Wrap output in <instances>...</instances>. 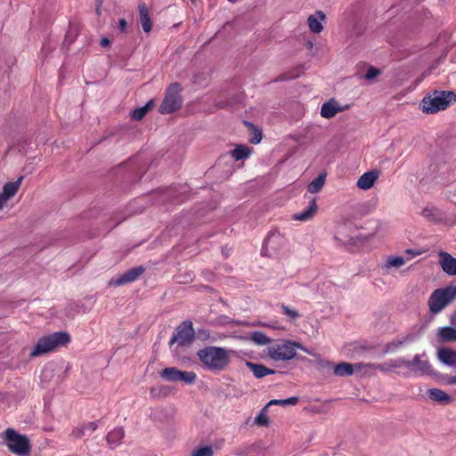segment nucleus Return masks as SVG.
<instances>
[{
    "instance_id": "23",
    "label": "nucleus",
    "mask_w": 456,
    "mask_h": 456,
    "mask_svg": "<svg viewBox=\"0 0 456 456\" xmlns=\"http://www.w3.org/2000/svg\"><path fill=\"white\" fill-rule=\"evenodd\" d=\"M427 394L432 401L438 403L449 404L452 401V397L448 394L439 388L428 389Z\"/></svg>"
},
{
    "instance_id": "3",
    "label": "nucleus",
    "mask_w": 456,
    "mask_h": 456,
    "mask_svg": "<svg viewBox=\"0 0 456 456\" xmlns=\"http://www.w3.org/2000/svg\"><path fill=\"white\" fill-rule=\"evenodd\" d=\"M70 337L67 332H54L38 339L37 345L30 352L31 357H37L55 350L61 346L69 342Z\"/></svg>"
},
{
    "instance_id": "51",
    "label": "nucleus",
    "mask_w": 456,
    "mask_h": 456,
    "mask_svg": "<svg viewBox=\"0 0 456 456\" xmlns=\"http://www.w3.org/2000/svg\"><path fill=\"white\" fill-rule=\"evenodd\" d=\"M452 200L456 204V183L453 185V195Z\"/></svg>"
},
{
    "instance_id": "12",
    "label": "nucleus",
    "mask_w": 456,
    "mask_h": 456,
    "mask_svg": "<svg viewBox=\"0 0 456 456\" xmlns=\"http://www.w3.org/2000/svg\"><path fill=\"white\" fill-rule=\"evenodd\" d=\"M145 269L142 266H136L125 272L117 279H112L110 281V286L118 287L126 283L136 281L143 273Z\"/></svg>"
},
{
    "instance_id": "8",
    "label": "nucleus",
    "mask_w": 456,
    "mask_h": 456,
    "mask_svg": "<svg viewBox=\"0 0 456 456\" xmlns=\"http://www.w3.org/2000/svg\"><path fill=\"white\" fill-rule=\"evenodd\" d=\"M194 330L192 322L190 321L183 322L173 333L169 345L172 346L177 343L180 346H189L194 339Z\"/></svg>"
},
{
    "instance_id": "15",
    "label": "nucleus",
    "mask_w": 456,
    "mask_h": 456,
    "mask_svg": "<svg viewBox=\"0 0 456 456\" xmlns=\"http://www.w3.org/2000/svg\"><path fill=\"white\" fill-rule=\"evenodd\" d=\"M348 108L347 105L342 107L339 105L338 101L330 99L324 102L321 108V116L325 118H331L336 116L338 112H341Z\"/></svg>"
},
{
    "instance_id": "50",
    "label": "nucleus",
    "mask_w": 456,
    "mask_h": 456,
    "mask_svg": "<svg viewBox=\"0 0 456 456\" xmlns=\"http://www.w3.org/2000/svg\"><path fill=\"white\" fill-rule=\"evenodd\" d=\"M7 203V200L4 198V195L0 194V210Z\"/></svg>"
},
{
    "instance_id": "10",
    "label": "nucleus",
    "mask_w": 456,
    "mask_h": 456,
    "mask_svg": "<svg viewBox=\"0 0 456 456\" xmlns=\"http://www.w3.org/2000/svg\"><path fill=\"white\" fill-rule=\"evenodd\" d=\"M417 338L418 336L415 333H407L404 335L397 336L384 346L383 352L385 354L395 353L401 347L413 343Z\"/></svg>"
},
{
    "instance_id": "13",
    "label": "nucleus",
    "mask_w": 456,
    "mask_h": 456,
    "mask_svg": "<svg viewBox=\"0 0 456 456\" xmlns=\"http://www.w3.org/2000/svg\"><path fill=\"white\" fill-rule=\"evenodd\" d=\"M285 243V239L279 232H271L264 241L263 251L277 253Z\"/></svg>"
},
{
    "instance_id": "25",
    "label": "nucleus",
    "mask_w": 456,
    "mask_h": 456,
    "mask_svg": "<svg viewBox=\"0 0 456 456\" xmlns=\"http://www.w3.org/2000/svg\"><path fill=\"white\" fill-rule=\"evenodd\" d=\"M247 367L253 372L256 379H262L267 375L273 374V370L268 369L263 364H258L251 362H246Z\"/></svg>"
},
{
    "instance_id": "24",
    "label": "nucleus",
    "mask_w": 456,
    "mask_h": 456,
    "mask_svg": "<svg viewBox=\"0 0 456 456\" xmlns=\"http://www.w3.org/2000/svg\"><path fill=\"white\" fill-rule=\"evenodd\" d=\"M22 180H23V177L20 176L15 182L6 183L4 185L3 192H1L0 194L4 195V198L8 201L18 191V190H19V188H20V186L21 184Z\"/></svg>"
},
{
    "instance_id": "4",
    "label": "nucleus",
    "mask_w": 456,
    "mask_h": 456,
    "mask_svg": "<svg viewBox=\"0 0 456 456\" xmlns=\"http://www.w3.org/2000/svg\"><path fill=\"white\" fill-rule=\"evenodd\" d=\"M297 348L309 354L308 349L303 346L300 343L285 340L281 344H275L268 346L266 354L273 361H289L296 356Z\"/></svg>"
},
{
    "instance_id": "42",
    "label": "nucleus",
    "mask_w": 456,
    "mask_h": 456,
    "mask_svg": "<svg viewBox=\"0 0 456 456\" xmlns=\"http://www.w3.org/2000/svg\"><path fill=\"white\" fill-rule=\"evenodd\" d=\"M198 338L201 340H208L210 338V333L208 330H199L197 332Z\"/></svg>"
},
{
    "instance_id": "33",
    "label": "nucleus",
    "mask_w": 456,
    "mask_h": 456,
    "mask_svg": "<svg viewBox=\"0 0 456 456\" xmlns=\"http://www.w3.org/2000/svg\"><path fill=\"white\" fill-rule=\"evenodd\" d=\"M250 339L258 346L270 344L271 338L262 331H254L250 334Z\"/></svg>"
},
{
    "instance_id": "44",
    "label": "nucleus",
    "mask_w": 456,
    "mask_h": 456,
    "mask_svg": "<svg viewBox=\"0 0 456 456\" xmlns=\"http://www.w3.org/2000/svg\"><path fill=\"white\" fill-rule=\"evenodd\" d=\"M298 402V397L293 396L283 400V406L295 405Z\"/></svg>"
},
{
    "instance_id": "26",
    "label": "nucleus",
    "mask_w": 456,
    "mask_h": 456,
    "mask_svg": "<svg viewBox=\"0 0 456 456\" xmlns=\"http://www.w3.org/2000/svg\"><path fill=\"white\" fill-rule=\"evenodd\" d=\"M439 360L449 366L456 365V352L449 348H442L438 351Z\"/></svg>"
},
{
    "instance_id": "41",
    "label": "nucleus",
    "mask_w": 456,
    "mask_h": 456,
    "mask_svg": "<svg viewBox=\"0 0 456 456\" xmlns=\"http://www.w3.org/2000/svg\"><path fill=\"white\" fill-rule=\"evenodd\" d=\"M380 73L379 69L375 67H370L365 74V78L367 80L373 79Z\"/></svg>"
},
{
    "instance_id": "43",
    "label": "nucleus",
    "mask_w": 456,
    "mask_h": 456,
    "mask_svg": "<svg viewBox=\"0 0 456 456\" xmlns=\"http://www.w3.org/2000/svg\"><path fill=\"white\" fill-rule=\"evenodd\" d=\"M397 374L401 375V376H403L405 378L411 377V376H412V369L411 368L408 369V367L403 366L401 370L397 371Z\"/></svg>"
},
{
    "instance_id": "46",
    "label": "nucleus",
    "mask_w": 456,
    "mask_h": 456,
    "mask_svg": "<svg viewBox=\"0 0 456 456\" xmlns=\"http://www.w3.org/2000/svg\"><path fill=\"white\" fill-rule=\"evenodd\" d=\"M444 381L448 385H455L456 384V376H446L444 378Z\"/></svg>"
},
{
    "instance_id": "14",
    "label": "nucleus",
    "mask_w": 456,
    "mask_h": 456,
    "mask_svg": "<svg viewBox=\"0 0 456 456\" xmlns=\"http://www.w3.org/2000/svg\"><path fill=\"white\" fill-rule=\"evenodd\" d=\"M421 216L429 222L444 223L447 222L446 215L442 210L432 205H427L421 211Z\"/></svg>"
},
{
    "instance_id": "36",
    "label": "nucleus",
    "mask_w": 456,
    "mask_h": 456,
    "mask_svg": "<svg viewBox=\"0 0 456 456\" xmlns=\"http://www.w3.org/2000/svg\"><path fill=\"white\" fill-rule=\"evenodd\" d=\"M281 314L286 315L289 321H295L300 316L299 313L297 310L290 308L286 305H281Z\"/></svg>"
},
{
    "instance_id": "30",
    "label": "nucleus",
    "mask_w": 456,
    "mask_h": 456,
    "mask_svg": "<svg viewBox=\"0 0 456 456\" xmlns=\"http://www.w3.org/2000/svg\"><path fill=\"white\" fill-rule=\"evenodd\" d=\"M325 177H326V175L325 174H321L318 177H316L315 179H314L307 186V191L310 192V193H317L319 192L324 183H325Z\"/></svg>"
},
{
    "instance_id": "38",
    "label": "nucleus",
    "mask_w": 456,
    "mask_h": 456,
    "mask_svg": "<svg viewBox=\"0 0 456 456\" xmlns=\"http://www.w3.org/2000/svg\"><path fill=\"white\" fill-rule=\"evenodd\" d=\"M364 368L379 370L382 372L393 371L392 367L390 366V360L383 363H367L364 364Z\"/></svg>"
},
{
    "instance_id": "37",
    "label": "nucleus",
    "mask_w": 456,
    "mask_h": 456,
    "mask_svg": "<svg viewBox=\"0 0 456 456\" xmlns=\"http://www.w3.org/2000/svg\"><path fill=\"white\" fill-rule=\"evenodd\" d=\"M214 450L210 445L196 448L192 451L191 456H213Z\"/></svg>"
},
{
    "instance_id": "7",
    "label": "nucleus",
    "mask_w": 456,
    "mask_h": 456,
    "mask_svg": "<svg viewBox=\"0 0 456 456\" xmlns=\"http://www.w3.org/2000/svg\"><path fill=\"white\" fill-rule=\"evenodd\" d=\"M181 91L182 86L179 83H174L169 86L166 96L159 108V111L161 114L172 113L181 107L183 102L182 96L180 95Z\"/></svg>"
},
{
    "instance_id": "31",
    "label": "nucleus",
    "mask_w": 456,
    "mask_h": 456,
    "mask_svg": "<svg viewBox=\"0 0 456 456\" xmlns=\"http://www.w3.org/2000/svg\"><path fill=\"white\" fill-rule=\"evenodd\" d=\"M250 151L245 145H238L233 151H231L232 157L235 160H242L248 158Z\"/></svg>"
},
{
    "instance_id": "2",
    "label": "nucleus",
    "mask_w": 456,
    "mask_h": 456,
    "mask_svg": "<svg viewBox=\"0 0 456 456\" xmlns=\"http://www.w3.org/2000/svg\"><path fill=\"white\" fill-rule=\"evenodd\" d=\"M453 102H456V94L454 92L435 90L424 96L420 108L426 114H435L447 109Z\"/></svg>"
},
{
    "instance_id": "9",
    "label": "nucleus",
    "mask_w": 456,
    "mask_h": 456,
    "mask_svg": "<svg viewBox=\"0 0 456 456\" xmlns=\"http://www.w3.org/2000/svg\"><path fill=\"white\" fill-rule=\"evenodd\" d=\"M159 375L166 381H182L185 384L194 383L197 377L193 371H182L175 367H167L163 369Z\"/></svg>"
},
{
    "instance_id": "6",
    "label": "nucleus",
    "mask_w": 456,
    "mask_h": 456,
    "mask_svg": "<svg viewBox=\"0 0 456 456\" xmlns=\"http://www.w3.org/2000/svg\"><path fill=\"white\" fill-rule=\"evenodd\" d=\"M3 439L6 444L8 449L14 454L19 456L28 455L30 451V443L26 436L17 433L12 428H8Z\"/></svg>"
},
{
    "instance_id": "28",
    "label": "nucleus",
    "mask_w": 456,
    "mask_h": 456,
    "mask_svg": "<svg viewBox=\"0 0 456 456\" xmlns=\"http://www.w3.org/2000/svg\"><path fill=\"white\" fill-rule=\"evenodd\" d=\"M124 435H125V433H124L123 428H116L108 433L106 439H107L108 444L111 447H116L122 441Z\"/></svg>"
},
{
    "instance_id": "16",
    "label": "nucleus",
    "mask_w": 456,
    "mask_h": 456,
    "mask_svg": "<svg viewBox=\"0 0 456 456\" xmlns=\"http://www.w3.org/2000/svg\"><path fill=\"white\" fill-rule=\"evenodd\" d=\"M439 264L443 271L449 275H456V258L449 253H439Z\"/></svg>"
},
{
    "instance_id": "40",
    "label": "nucleus",
    "mask_w": 456,
    "mask_h": 456,
    "mask_svg": "<svg viewBox=\"0 0 456 456\" xmlns=\"http://www.w3.org/2000/svg\"><path fill=\"white\" fill-rule=\"evenodd\" d=\"M147 113V107H142L139 109H135L132 114L131 117L134 120H141Z\"/></svg>"
},
{
    "instance_id": "17",
    "label": "nucleus",
    "mask_w": 456,
    "mask_h": 456,
    "mask_svg": "<svg viewBox=\"0 0 456 456\" xmlns=\"http://www.w3.org/2000/svg\"><path fill=\"white\" fill-rule=\"evenodd\" d=\"M379 177V171H378V170L368 171L359 177V179L356 183V185L358 188H360L362 190H369L374 185L375 182L378 180Z\"/></svg>"
},
{
    "instance_id": "32",
    "label": "nucleus",
    "mask_w": 456,
    "mask_h": 456,
    "mask_svg": "<svg viewBox=\"0 0 456 456\" xmlns=\"http://www.w3.org/2000/svg\"><path fill=\"white\" fill-rule=\"evenodd\" d=\"M346 229L345 225H340L338 227L336 233L334 235V240H337L339 244H352L353 238L351 236H345L344 232Z\"/></svg>"
},
{
    "instance_id": "18",
    "label": "nucleus",
    "mask_w": 456,
    "mask_h": 456,
    "mask_svg": "<svg viewBox=\"0 0 456 456\" xmlns=\"http://www.w3.org/2000/svg\"><path fill=\"white\" fill-rule=\"evenodd\" d=\"M326 16L322 11H317L307 19V25L309 29L315 34H319L323 30L322 22L325 20Z\"/></svg>"
},
{
    "instance_id": "49",
    "label": "nucleus",
    "mask_w": 456,
    "mask_h": 456,
    "mask_svg": "<svg viewBox=\"0 0 456 456\" xmlns=\"http://www.w3.org/2000/svg\"><path fill=\"white\" fill-rule=\"evenodd\" d=\"M110 40L107 37H104L101 40L100 45L102 47H106L110 45Z\"/></svg>"
},
{
    "instance_id": "45",
    "label": "nucleus",
    "mask_w": 456,
    "mask_h": 456,
    "mask_svg": "<svg viewBox=\"0 0 456 456\" xmlns=\"http://www.w3.org/2000/svg\"><path fill=\"white\" fill-rule=\"evenodd\" d=\"M127 28V22L125 19H120L118 20V28L120 32H125Z\"/></svg>"
},
{
    "instance_id": "19",
    "label": "nucleus",
    "mask_w": 456,
    "mask_h": 456,
    "mask_svg": "<svg viewBox=\"0 0 456 456\" xmlns=\"http://www.w3.org/2000/svg\"><path fill=\"white\" fill-rule=\"evenodd\" d=\"M364 368V363H348V362H341L335 366L334 374L338 377L351 376L354 370H360Z\"/></svg>"
},
{
    "instance_id": "22",
    "label": "nucleus",
    "mask_w": 456,
    "mask_h": 456,
    "mask_svg": "<svg viewBox=\"0 0 456 456\" xmlns=\"http://www.w3.org/2000/svg\"><path fill=\"white\" fill-rule=\"evenodd\" d=\"M439 343H450L456 341V327H442L437 330Z\"/></svg>"
},
{
    "instance_id": "20",
    "label": "nucleus",
    "mask_w": 456,
    "mask_h": 456,
    "mask_svg": "<svg viewBox=\"0 0 456 456\" xmlns=\"http://www.w3.org/2000/svg\"><path fill=\"white\" fill-rule=\"evenodd\" d=\"M318 206L315 199H313L309 205L301 212L293 215V219L296 221L305 222L311 220L316 214Z\"/></svg>"
},
{
    "instance_id": "21",
    "label": "nucleus",
    "mask_w": 456,
    "mask_h": 456,
    "mask_svg": "<svg viewBox=\"0 0 456 456\" xmlns=\"http://www.w3.org/2000/svg\"><path fill=\"white\" fill-rule=\"evenodd\" d=\"M139 20L142 28V30L149 33L151 30L152 21L150 14V11L144 3H141L138 5Z\"/></svg>"
},
{
    "instance_id": "35",
    "label": "nucleus",
    "mask_w": 456,
    "mask_h": 456,
    "mask_svg": "<svg viewBox=\"0 0 456 456\" xmlns=\"http://www.w3.org/2000/svg\"><path fill=\"white\" fill-rule=\"evenodd\" d=\"M267 406L260 411L258 415L255 418V424L259 427H267L269 424V418L265 412Z\"/></svg>"
},
{
    "instance_id": "1",
    "label": "nucleus",
    "mask_w": 456,
    "mask_h": 456,
    "mask_svg": "<svg viewBox=\"0 0 456 456\" xmlns=\"http://www.w3.org/2000/svg\"><path fill=\"white\" fill-rule=\"evenodd\" d=\"M197 355L203 368L210 371H220L230 362L229 351L219 346H206L198 351Z\"/></svg>"
},
{
    "instance_id": "5",
    "label": "nucleus",
    "mask_w": 456,
    "mask_h": 456,
    "mask_svg": "<svg viewBox=\"0 0 456 456\" xmlns=\"http://www.w3.org/2000/svg\"><path fill=\"white\" fill-rule=\"evenodd\" d=\"M456 298L453 285L435 289L428 298V308L431 314L441 313Z\"/></svg>"
},
{
    "instance_id": "34",
    "label": "nucleus",
    "mask_w": 456,
    "mask_h": 456,
    "mask_svg": "<svg viewBox=\"0 0 456 456\" xmlns=\"http://www.w3.org/2000/svg\"><path fill=\"white\" fill-rule=\"evenodd\" d=\"M251 131V137L249 138V142L253 144H257L262 140V133L259 129H257L253 124L246 123Z\"/></svg>"
},
{
    "instance_id": "39",
    "label": "nucleus",
    "mask_w": 456,
    "mask_h": 456,
    "mask_svg": "<svg viewBox=\"0 0 456 456\" xmlns=\"http://www.w3.org/2000/svg\"><path fill=\"white\" fill-rule=\"evenodd\" d=\"M408 365H410L408 363V360H406L403 357H398V358L390 360V366L392 367L393 371L395 370L397 372L398 370H401L403 366L408 367Z\"/></svg>"
},
{
    "instance_id": "52",
    "label": "nucleus",
    "mask_w": 456,
    "mask_h": 456,
    "mask_svg": "<svg viewBox=\"0 0 456 456\" xmlns=\"http://www.w3.org/2000/svg\"><path fill=\"white\" fill-rule=\"evenodd\" d=\"M152 106H153V102L151 101L146 105H144L143 107H147V112H148L152 108Z\"/></svg>"
},
{
    "instance_id": "47",
    "label": "nucleus",
    "mask_w": 456,
    "mask_h": 456,
    "mask_svg": "<svg viewBox=\"0 0 456 456\" xmlns=\"http://www.w3.org/2000/svg\"><path fill=\"white\" fill-rule=\"evenodd\" d=\"M405 255L406 256L405 257H411V259L418 255H419V251H414L412 249H407L405 251Z\"/></svg>"
},
{
    "instance_id": "29",
    "label": "nucleus",
    "mask_w": 456,
    "mask_h": 456,
    "mask_svg": "<svg viewBox=\"0 0 456 456\" xmlns=\"http://www.w3.org/2000/svg\"><path fill=\"white\" fill-rule=\"evenodd\" d=\"M98 425L96 422H89L84 425L82 428H76L73 430V435L76 437H82L85 436H90L97 428Z\"/></svg>"
},
{
    "instance_id": "48",
    "label": "nucleus",
    "mask_w": 456,
    "mask_h": 456,
    "mask_svg": "<svg viewBox=\"0 0 456 456\" xmlns=\"http://www.w3.org/2000/svg\"><path fill=\"white\" fill-rule=\"evenodd\" d=\"M270 405H283V400H271L266 406L268 407Z\"/></svg>"
},
{
    "instance_id": "11",
    "label": "nucleus",
    "mask_w": 456,
    "mask_h": 456,
    "mask_svg": "<svg viewBox=\"0 0 456 456\" xmlns=\"http://www.w3.org/2000/svg\"><path fill=\"white\" fill-rule=\"evenodd\" d=\"M408 363L410 364L408 365V369H412V376L429 374L431 372V365L426 359L425 353L414 355L411 361H408Z\"/></svg>"
},
{
    "instance_id": "27",
    "label": "nucleus",
    "mask_w": 456,
    "mask_h": 456,
    "mask_svg": "<svg viewBox=\"0 0 456 456\" xmlns=\"http://www.w3.org/2000/svg\"><path fill=\"white\" fill-rule=\"evenodd\" d=\"M410 260L411 257H404L403 256H388L382 268L387 270L392 267L399 268Z\"/></svg>"
}]
</instances>
